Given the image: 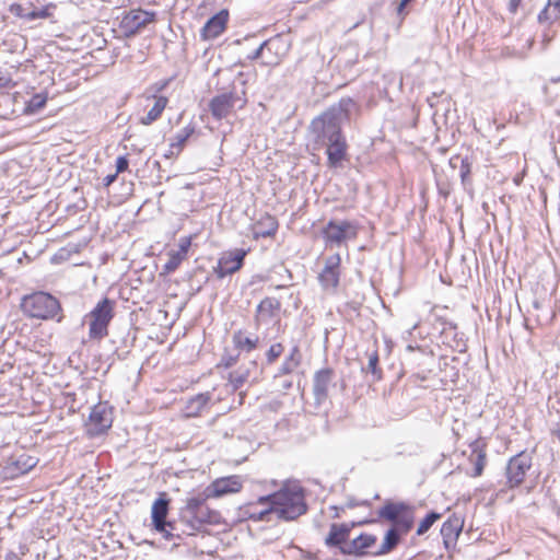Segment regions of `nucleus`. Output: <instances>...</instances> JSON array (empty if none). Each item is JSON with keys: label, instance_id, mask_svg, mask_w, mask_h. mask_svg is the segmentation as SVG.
<instances>
[{"label": "nucleus", "instance_id": "obj_20", "mask_svg": "<svg viewBox=\"0 0 560 560\" xmlns=\"http://www.w3.org/2000/svg\"><path fill=\"white\" fill-rule=\"evenodd\" d=\"M37 464V460L26 454H22L16 459L9 462L2 469L5 478L14 479L28 472Z\"/></svg>", "mask_w": 560, "mask_h": 560}, {"label": "nucleus", "instance_id": "obj_24", "mask_svg": "<svg viewBox=\"0 0 560 560\" xmlns=\"http://www.w3.org/2000/svg\"><path fill=\"white\" fill-rule=\"evenodd\" d=\"M355 526V523H332L328 536L325 539V544L328 547H343L342 544L349 539L351 529Z\"/></svg>", "mask_w": 560, "mask_h": 560}, {"label": "nucleus", "instance_id": "obj_9", "mask_svg": "<svg viewBox=\"0 0 560 560\" xmlns=\"http://www.w3.org/2000/svg\"><path fill=\"white\" fill-rule=\"evenodd\" d=\"M280 311L281 303L276 298L267 296L257 305L255 314V324L259 329L261 327H277L280 326Z\"/></svg>", "mask_w": 560, "mask_h": 560}, {"label": "nucleus", "instance_id": "obj_12", "mask_svg": "<svg viewBox=\"0 0 560 560\" xmlns=\"http://www.w3.org/2000/svg\"><path fill=\"white\" fill-rule=\"evenodd\" d=\"M289 51V44L280 36H275L260 45V52H265V66H278Z\"/></svg>", "mask_w": 560, "mask_h": 560}, {"label": "nucleus", "instance_id": "obj_38", "mask_svg": "<svg viewBox=\"0 0 560 560\" xmlns=\"http://www.w3.org/2000/svg\"><path fill=\"white\" fill-rule=\"evenodd\" d=\"M283 352V346L281 343L271 345L266 353L267 362L273 363Z\"/></svg>", "mask_w": 560, "mask_h": 560}, {"label": "nucleus", "instance_id": "obj_37", "mask_svg": "<svg viewBox=\"0 0 560 560\" xmlns=\"http://www.w3.org/2000/svg\"><path fill=\"white\" fill-rule=\"evenodd\" d=\"M47 101V96L43 94H35L31 97V100L27 102V109L31 113H36L40 110Z\"/></svg>", "mask_w": 560, "mask_h": 560}, {"label": "nucleus", "instance_id": "obj_4", "mask_svg": "<svg viewBox=\"0 0 560 560\" xmlns=\"http://www.w3.org/2000/svg\"><path fill=\"white\" fill-rule=\"evenodd\" d=\"M21 310L30 318L42 320L55 319L57 323L63 319L60 302L54 295L44 291L33 292L23 296Z\"/></svg>", "mask_w": 560, "mask_h": 560}, {"label": "nucleus", "instance_id": "obj_17", "mask_svg": "<svg viewBox=\"0 0 560 560\" xmlns=\"http://www.w3.org/2000/svg\"><path fill=\"white\" fill-rule=\"evenodd\" d=\"M318 147H326L327 166L330 168L342 167V162L347 160L348 144L345 136L340 139L327 141Z\"/></svg>", "mask_w": 560, "mask_h": 560}, {"label": "nucleus", "instance_id": "obj_39", "mask_svg": "<svg viewBox=\"0 0 560 560\" xmlns=\"http://www.w3.org/2000/svg\"><path fill=\"white\" fill-rule=\"evenodd\" d=\"M14 85L15 83L9 74L0 72V90H9Z\"/></svg>", "mask_w": 560, "mask_h": 560}, {"label": "nucleus", "instance_id": "obj_43", "mask_svg": "<svg viewBox=\"0 0 560 560\" xmlns=\"http://www.w3.org/2000/svg\"><path fill=\"white\" fill-rule=\"evenodd\" d=\"M290 360L293 361V363H295L298 366L300 365L301 363V353H300V350L299 348L295 346L292 348L289 357H288Z\"/></svg>", "mask_w": 560, "mask_h": 560}, {"label": "nucleus", "instance_id": "obj_33", "mask_svg": "<svg viewBox=\"0 0 560 560\" xmlns=\"http://www.w3.org/2000/svg\"><path fill=\"white\" fill-rule=\"evenodd\" d=\"M209 400L210 397L207 394H199L195 396L187 404V415L190 417L200 415L207 407Z\"/></svg>", "mask_w": 560, "mask_h": 560}, {"label": "nucleus", "instance_id": "obj_45", "mask_svg": "<svg viewBox=\"0 0 560 560\" xmlns=\"http://www.w3.org/2000/svg\"><path fill=\"white\" fill-rule=\"evenodd\" d=\"M522 0H510L509 1V11L511 13H515L521 4Z\"/></svg>", "mask_w": 560, "mask_h": 560}, {"label": "nucleus", "instance_id": "obj_10", "mask_svg": "<svg viewBox=\"0 0 560 560\" xmlns=\"http://www.w3.org/2000/svg\"><path fill=\"white\" fill-rule=\"evenodd\" d=\"M170 500L165 492L161 493L160 497L153 502L151 509V517L154 528L164 534L165 538L173 536L175 525L172 522L166 521L168 514Z\"/></svg>", "mask_w": 560, "mask_h": 560}, {"label": "nucleus", "instance_id": "obj_41", "mask_svg": "<svg viewBox=\"0 0 560 560\" xmlns=\"http://www.w3.org/2000/svg\"><path fill=\"white\" fill-rule=\"evenodd\" d=\"M128 166H129V161H128L127 156L122 155V156L117 158V160H116V173L117 174L127 171Z\"/></svg>", "mask_w": 560, "mask_h": 560}, {"label": "nucleus", "instance_id": "obj_29", "mask_svg": "<svg viewBox=\"0 0 560 560\" xmlns=\"http://www.w3.org/2000/svg\"><path fill=\"white\" fill-rule=\"evenodd\" d=\"M190 246V240L189 238H182L179 243V249L176 252L170 253V259L164 266V269L168 272L174 271L177 269L179 264L185 259L188 248Z\"/></svg>", "mask_w": 560, "mask_h": 560}, {"label": "nucleus", "instance_id": "obj_11", "mask_svg": "<svg viewBox=\"0 0 560 560\" xmlns=\"http://www.w3.org/2000/svg\"><path fill=\"white\" fill-rule=\"evenodd\" d=\"M155 21V13L142 9L130 10L120 21V28L126 36H133L148 24Z\"/></svg>", "mask_w": 560, "mask_h": 560}, {"label": "nucleus", "instance_id": "obj_21", "mask_svg": "<svg viewBox=\"0 0 560 560\" xmlns=\"http://www.w3.org/2000/svg\"><path fill=\"white\" fill-rule=\"evenodd\" d=\"M471 453L468 457L469 463L474 466V470L470 474L471 477H479L482 475L483 469L487 465V448L486 443L478 439L469 445Z\"/></svg>", "mask_w": 560, "mask_h": 560}, {"label": "nucleus", "instance_id": "obj_15", "mask_svg": "<svg viewBox=\"0 0 560 560\" xmlns=\"http://www.w3.org/2000/svg\"><path fill=\"white\" fill-rule=\"evenodd\" d=\"M334 380L335 371L330 368L315 372L313 377V394L317 405H322L327 400L329 388L335 385Z\"/></svg>", "mask_w": 560, "mask_h": 560}, {"label": "nucleus", "instance_id": "obj_46", "mask_svg": "<svg viewBox=\"0 0 560 560\" xmlns=\"http://www.w3.org/2000/svg\"><path fill=\"white\" fill-rule=\"evenodd\" d=\"M117 175H118L117 173L107 175V176L103 179L104 185H105L106 187H107V186H109V185H112V184L116 180Z\"/></svg>", "mask_w": 560, "mask_h": 560}, {"label": "nucleus", "instance_id": "obj_8", "mask_svg": "<svg viewBox=\"0 0 560 560\" xmlns=\"http://www.w3.org/2000/svg\"><path fill=\"white\" fill-rule=\"evenodd\" d=\"M532 456L521 452L510 458L505 468L506 486L509 489L520 487L532 467Z\"/></svg>", "mask_w": 560, "mask_h": 560}, {"label": "nucleus", "instance_id": "obj_19", "mask_svg": "<svg viewBox=\"0 0 560 560\" xmlns=\"http://www.w3.org/2000/svg\"><path fill=\"white\" fill-rule=\"evenodd\" d=\"M258 365L256 361L249 360L246 363L240 365L236 370L229 374V383L233 390L241 388L250 378L255 380L257 374Z\"/></svg>", "mask_w": 560, "mask_h": 560}, {"label": "nucleus", "instance_id": "obj_34", "mask_svg": "<svg viewBox=\"0 0 560 560\" xmlns=\"http://www.w3.org/2000/svg\"><path fill=\"white\" fill-rule=\"evenodd\" d=\"M441 517V514L436 513V512H430L419 524L418 526V529H417V535L421 536L423 534H425L430 528L431 526L438 521L440 520Z\"/></svg>", "mask_w": 560, "mask_h": 560}, {"label": "nucleus", "instance_id": "obj_28", "mask_svg": "<svg viewBox=\"0 0 560 560\" xmlns=\"http://www.w3.org/2000/svg\"><path fill=\"white\" fill-rule=\"evenodd\" d=\"M148 98H153L154 104L151 107V109L147 113V115L141 117L140 119V122L144 126H149L155 120H158L168 103L167 97L156 96L155 94H153L152 96H148Z\"/></svg>", "mask_w": 560, "mask_h": 560}, {"label": "nucleus", "instance_id": "obj_5", "mask_svg": "<svg viewBox=\"0 0 560 560\" xmlns=\"http://www.w3.org/2000/svg\"><path fill=\"white\" fill-rule=\"evenodd\" d=\"M116 302L108 298L100 300L93 310L83 317V323L89 324V337L91 340H102L108 336V327L115 315Z\"/></svg>", "mask_w": 560, "mask_h": 560}, {"label": "nucleus", "instance_id": "obj_6", "mask_svg": "<svg viewBox=\"0 0 560 560\" xmlns=\"http://www.w3.org/2000/svg\"><path fill=\"white\" fill-rule=\"evenodd\" d=\"M213 512L207 506L206 499L194 497L187 500L185 508L180 511V522L186 526L183 533L192 535L201 529L205 524L213 522Z\"/></svg>", "mask_w": 560, "mask_h": 560}, {"label": "nucleus", "instance_id": "obj_32", "mask_svg": "<svg viewBox=\"0 0 560 560\" xmlns=\"http://www.w3.org/2000/svg\"><path fill=\"white\" fill-rule=\"evenodd\" d=\"M233 343L234 346L243 351L250 352L256 349L258 346L259 338L254 336H247L242 330L235 331L233 334Z\"/></svg>", "mask_w": 560, "mask_h": 560}, {"label": "nucleus", "instance_id": "obj_13", "mask_svg": "<svg viewBox=\"0 0 560 560\" xmlns=\"http://www.w3.org/2000/svg\"><path fill=\"white\" fill-rule=\"evenodd\" d=\"M237 102H241V107L244 101L235 93L228 92L214 96L209 103V109L213 118L221 120L226 118L234 109Z\"/></svg>", "mask_w": 560, "mask_h": 560}, {"label": "nucleus", "instance_id": "obj_36", "mask_svg": "<svg viewBox=\"0 0 560 560\" xmlns=\"http://www.w3.org/2000/svg\"><path fill=\"white\" fill-rule=\"evenodd\" d=\"M194 132V128L186 127L180 132L176 135V141L172 142V149H176L177 152H180L184 148L185 142Z\"/></svg>", "mask_w": 560, "mask_h": 560}, {"label": "nucleus", "instance_id": "obj_49", "mask_svg": "<svg viewBox=\"0 0 560 560\" xmlns=\"http://www.w3.org/2000/svg\"><path fill=\"white\" fill-rule=\"evenodd\" d=\"M4 560H21V558L11 551L5 555Z\"/></svg>", "mask_w": 560, "mask_h": 560}, {"label": "nucleus", "instance_id": "obj_35", "mask_svg": "<svg viewBox=\"0 0 560 560\" xmlns=\"http://www.w3.org/2000/svg\"><path fill=\"white\" fill-rule=\"evenodd\" d=\"M364 370H365V372L372 373V375L375 377V380H381L382 371H381V369H378L377 351H373L369 354V362Z\"/></svg>", "mask_w": 560, "mask_h": 560}, {"label": "nucleus", "instance_id": "obj_31", "mask_svg": "<svg viewBox=\"0 0 560 560\" xmlns=\"http://www.w3.org/2000/svg\"><path fill=\"white\" fill-rule=\"evenodd\" d=\"M560 20V0H548L546 7L538 15L540 23H553Z\"/></svg>", "mask_w": 560, "mask_h": 560}, {"label": "nucleus", "instance_id": "obj_44", "mask_svg": "<svg viewBox=\"0 0 560 560\" xmlns=\"http://www.w3.org/2000/svg\"><path fill=\"white\" fill-rule=\"evenodd\" d=\"M236 361H237L236 357L229 355V357H223L221 362L225 368H231L236 363Z\"/></svg>", "mask_w": 560, "mask_h": 560}, {"label": "nucleus", "instance_id": "obj_1", "mask_svg": "<svg viewBox=\"0 0 560 560\" xmlns=\"http://www.w3.org/2000/svg\"><path fill=\"white\" fill-rule=\"evenodd\" d=\"M306 511L304 491L300 486L293 485L247 504L245 514L255 522L294 521Z\"/></svg>", "mask_w": 560, "mask_h": 560}, {"label": "nucleus", "instance_id": "obj_51", "mask_svg": "<svg viewBox=\"0 0 560 560\" xmlns=\"http://www.w3.org/2000/svg\"><path fill=\"white\" fill-rule=\"evenodd\" d=\"M418 325H419V323H418V322L413 323V324L410 326V328H408V332H409V334H411V330L416 329V328L418 327Z\"/></svg>", "mask_w": 560, "mask_h": 560}, {"label": "nucleus", "instance_id": "obj_27", "mask_svg": "<svg viewBox=\"0 0 560 560\" xmlns=\"http://www.w3.org/2000/svg\"><path fill=\"white\" fill-rule=\"evenodd\" d=\"M242 489V481L238 476L221 478L212 483L214 497H221L229 493H236Z\"/></svg>", "mask_w": 560, "mask_h": 560}, {"label": "nucleus", "instance_id": "obj_14", "mask_svg": "<svg viewBox=\"0 0 560 560\" xmlns=\"http://www.w3.org/2000/svg\"><path fill=\"white\" fill-rule=\"evenodd\" d=\"M340 265L341 257L339 254L330 255L325 259L324 269L318 275V281L324 290H335L338 287Z\"/></svg>", "mask_w": 560, "mask_h": 560}, {"label": "nucleus", "instance_id": "obj_25", "mask_svg": "<svg viewBox=\"0 0 560 560\" xmlns=\"http://www.w3.org/2000/svg\"><path fill=\"white\" fill-rule=\"evenodd\" d=\"M376 542V536L371 534H361L354 538L346 547H341L340 551L343 555L363 557L366 555L365 549L372 547Z\"/></svg>", "mask_w": 560, "mask_h": 560}, {"label": "nucleus", "instance_id": "obj_40", "mask_svg": "<svg viewBox=\"0 0 560 560\" xmlns=\"http://www.w3.org/2000/svg\"><path fill=\"white\" fill-rule=\"evenodd\" d=\"M462 182L465 184L470 176V164L466 161H462L460 170H459Z\"/></svg>", "mask_w": 560, "mask_h": 560}, {"label": "nucleus", "instance_id": "obj_47", "mask_svg": "<svg viewBox=\"0 0 560 560\" xmlns=\"http://www.w3.org/2000/svg\"><path fill=\"white\" fill-rule=\"evenodd\" d=\"M265 52H260V46L253 52L250 56L252 59H258L260 58L264 61Z\"/></svg>", "mask_w": 560, "mask_h": 560}, {"label": "nucleus", "instance_id": "obj_42", "mask_svg": "<svg viewBox=\"0 0 560 560\" xmlns=\"http://www.w3.org/2000/svg\"><path fill=\"white\" fill-rule=\"evenodd\" d=\"M298 368V365L295 363H293L292 360H290L289 358H287L284 360V362L282 363L281 368H280V373L281 374H290L292 373L295 369Z\"/></svg>", "mask_w": 560, "mask_h": 560}, {"label": "nucleus", "instance_id": "obj_23", "mask_svg": "<svg viewBox=\"0 0 560 560\" xmlns=\"http://www.w3.org/2000/svg\"><path fill=\"white\" fill-rule=\"evenodd\" d=\"M90 422L94 434L104 433L112 427V417L108 408L102 404L94 406L90 413Z\"/></svg>", "mask_w": 560, "mask_h": 560}, {"label": "nucleus", "instance_id": "obj_16", "mask_svg": "<svg viewBox=\"0 0 560 560\" xmlns=\"http://www.w3.org/2000/svg\"><path fill=\"white\" fill-rule=\"evenodd\" d=\"M245 256L246 250L244 249H236L233 253L222 256L219 259L217 267L213 269L214 273L219 279H223L224 277L238 271L243 266Z\"/></svg>", "mask_w": 560, "mask_h": 560}, {"label": "nucleus", "instance_id": "obj_50", "mask_svg": "<svg viewBox=\"0 0 560 560\" xmlns=\"http://www.w3.org/2000/svg\"><path fill=\"white\" fill-rule=\"evenodd\" d=\"M166 85H167V82H166V81H165V82H163V83H161V84H159V85H158V84H155V85H154V91H155V92H161V91H162Z\"/></svg>", "mask_w": 560, "mask_h": 560}, {"label": "nucleus", "instance_id": "obj_48", "mask_svg": "<svg viewBox=\"0 0 560 560\" xmlns=\"http://www.w3.org/2000/svg\"><path fill=\"white\" fill-rule=\"evenodd\" d=\"M177 154H179V152H177L176 149H172V144H171L168 151L164 155L166 159H171Z\"/></svg>", "mask_w": 560, "mask_h": 560}, {"label": "nucleus", "instance_id": "obj_3", "mask_svg": "<svg viewBox=\"0 0 560 560\" xmlns=\"http://www.w3.org/2000/svg\"><path fill=\"white\" fill-rule=\"evenodd\" d=\"M378 516L393 523V527L385 534L377 556L394 550L400 541V535L407 534L413 525V509L404 502H387L380 511Z\"/></svg>", "mask_w": 560, "mask_h": 560}, {"label": "nucleus", "instance_id": "obj_2", "mask_svg": "<svg viewBox=\"0 0 560 560\" xmlns=\"http://www.w3.org/2000/svg\"><path fill=\"white\" fill-rule=\"evenodd\" d=\"M352 105V100L342 98L312 120L310 132L316 145L343 137L342 125L349 120Z\"/></svg>", "mask_w": 560, "mask_h": 560}, {"label": "nucleus", "instance_id": "obj_30", "mask_svg": "<svg viewBox=\"0 0 560 560\" xmlns=\"http://www.w3.org/2000/svg\"><path fill=\"white\" fill-rule=\"evenodd\" d=\"M460 532L462 524L457 517L448 518L447 521H445L441 528V535L443 537L445 546L447 547L450 542L455 541Z\"/></svg>", "mask_w": 560, "mask_h": 560}, {"label": "nucleus", "instance_id": "obj_18", "mask_svg": "<svg viewBox=\"0 0 560 560\" xmlns=\"http://www.w3.org/2000/svg\"><path fill=\"white\" fill-rule=\"evenodd\" d=\"M228 21L229 12L226 10H221L206 22L200 31V37L203 40L217 38L225 31Z\"/></svg>", "mask_w": 560, "mask_h": 560}, {"label": "nucleus", "instance_id": "obj_26", "mask_svg": "<svg viewBox=\"0 0 560 560\" xmlns=\"http://www.w3.org/2000/svg\"><path fill=\"white\" fill-rule=\"evenodd\" d=\"M278 221L273 215L264 214L252 225V233L255 240L273 236L278 230Z\"/></svg>", "mask_w": 560, "mask_h": 560}, {"label": "nucleus", "instance_id": "obj_7", "mask_svg": "<svg viewBox=\"0 0 560 560\" xmlns=\"http://www.w3.org/2000/svg\"><path fill=\"white\" fill-rule=\"evenodd\" d=\"M323 236L327 245L340 246L342 243L358 236V225L347 220H330L323 229Z\"/></svg>", "mask_w": 560, "mask_h": 560}, {"label": "nucleus", "instance_id": "obj_22", "mask_svg": "<svg viewBox=\"0 0 560 560\" xmlns=\"http://www.w3.org/2000/svg\"><path fill=\"white\" fill-rule=\"evenodd\" d=\"M9 12L11 14H13L14 16L26 20V21H33L36 19H47L50 16L48 7L43 8V9H37L31 2H27L25 4L12 3L9 7Z\"/></svg>", "mask_w": 560, "mask_h": 560}]
</instances>
